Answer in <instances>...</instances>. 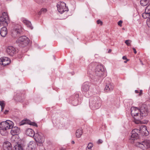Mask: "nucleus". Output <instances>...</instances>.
Wrapping results in <instances>:
<instances>
[{
  "instance_id": "nucleus-28",
  "label": "nucleus",
  "mask_w": 150,
  "mask_h": 150,
  "mask_svg": "<svg viewBox=\"0 0 150 150\" xmlns=\"http://www.w3.org/2000/svg\"><path fill=\"white\" fill-rule=\"evenodd\" d=\"M0 105L1 108V111L4 108L5 105L4 102V101H0Z\"/></svg>"
},
{
  "instance_id": "nucleus-39",
  "label": "nucleus",
  "mask_w": 150,
  "mask_h": 150,
  "mask_svg": "<svg viewBox=\"0 0 150 150\" xmlns=\"http://www.w3.org/2000/svg\"><path fill=\"white\" fill-rule=\"evenodd\" d=\"M142 90H140V91H139V96L141 95L142 94Z\"/></svg>"
},
{
  "instance_id": "nucleus-36",
  "label": "nucleus",
  "mask_w": 150,
  "mask_h": 150,
  "mask_svg": "<svg viewBox=\"0 0 150 150\" xmlns=\"http://www.w3.org/2000/svg\"><path fill=\"white\" fill-rule=\"evenodd\" d=\"M103 142V141L101 139H99L98 141V144H100L102 143Z\"/></svg>"
},
{
  "instance_id": "nucleus-34",
  "label": "nucleus",
  "mask_w": 150,
  "mask_h": 150,
  "mask_svg": "<svg viewBox=\"0 0 150 150\" xmlns=\"http://www.w3.org/2000/svg\"><path fill=\"white\" fill-rule=\"evenodd\" d=\"M122 21L120 20L118 22V25L121 27L122 26Z\"/></svg>"
},
{
  "instance_id": "nucleus-25",
  "label": "nucleus",
  "mask_w": 150,
  "mask_h": 150,
  "mask_svg": "<svg viewBox=\"0 0 150 150\" xmlns=\"http://www.w3.org/2000/svg\"><path fill=\"white\" fill-rule=\"evenodd\" d=\"M149 3H150V0H141L140 1V4L142 6H146Z\"/></svg>"
},
{
  "instance_id": "nucleus-13",
  "label": "nucleus",
  "mask_w": 150,
  "mask_h": 150,
  "mask_svg": "<svg viewBox=\"0 0 150 150\" xmlns=\"http://www.w3.org/2000/svg\"><path fill=\"white\" fill-rule=\"evenodd\" d=\"M131 114L134 118L136 116H139L140 110L138 108L134 107H132L131 108Z\"/></svg>"
},
{
  "instance_id": "nucleus-48",
  "label": "nucleus",
  "mask_w": 150,
  "mask_h": 150,
  "mask_svg": "<svg viewBox=\"0 0 150 150\" xmlns=\"http://www.w3.org/2000/svg\"><path fill=\"white\" fill-rule=\"evenodd\" d=\"M109 51H110L111 50H109Z\"/></svg>"
},
{
  "instance_id": "nucleus-16",
  "label": "nucleus",
  "mask_w": 150,
  "mask_h": 150,
  "mask_svg": "<svg viewBox=\"0 0 150 150\" xmlns=\"http://www.w3.org/2000/svg\"><path fill=\"white\" fill-rule=\"evenodd\" d=\"M114 88V86L112 83H108L106 85L104 91L107 92H111L113 90Z\"/></svg>"
},
{
  "instance_id": "nucleus-33",
  "label": "nucleus",
  "mask_w": 150,
  "mask_h": 150,
  "mask_svg": "<svg viewBox=\"0 0 150 150\" xmlns=\"http://www.w3.org/2000/svg\"><path fill=\"white\" fill-rule=\"evenodd\" d=\"M93 146V144L91 143H90L88 144V146L87 147V148H89L91 149V148Z\"/></svg>"
},
{
  "instance_id": "nucleus-30",
  "label": "nucleus",
  "mask_w": 150,
  "mask_h": 150,
  "mask_svg": "<svg viewBox=\"0 0 150 150\" xmlns=\"http://www.w3.org/2000/svg\"><path fill=\"white\" fill-rule=\"evenodd\" d=\"M38 4H41L44 2V0H34Z\"/></svg>"
},
{
  "instance_id": "nucleus-24",
  "label": "nucleus",
  "mask_w": 150,
  "mask_h": 150,
  "mask_svg": "<svg viewBox=\"0 0 150 150\" xmlns=\"http://www.w3.org/2000/svg\"><path fill=\"white\" fill-rule=\"evenodd\" d=\"M82 130L81 129H77L76 132V136L77 138H80L83 134Z\"/></svg>"
},
{
  "instance_id": "nucleus-40",
  "label": "nucleus",
  "mask_w": 150,
  "mask_h": 150,
  "mask_svg": "<svg viewBox=\"0 0 150 150\" xmlns=\"http://www.w3.org/2000/svg\"><path fill=\"white\" fill-rule=\"evenodd\" d=\"M8 110H5V111L4 112V113L5 114H6L8 113Z\"/></svg>"
},
{
  "instance_id": "nucleus-42",
  "label": "nucleus",
  "mask_w": 150,
  "mask_h": 150,
  "mask_svg": "<svg viewBox=\"0 0 150 150\" xmlns=\"http://www.w3.org/2000/svg\"><path fill=\"white\" fill-rule=\"evenodd\" d=\"M129 61V60L128 59H127V60H126V61H124V62L125 63H126L127 62Z\"/></svg>"
},
{
  "instance_id": "nucleus-17",
  "label": "nucleus",
  "mask_w": 150,
  "mask_h": 150,
  "mask_svg": "<svg viewBox=\"0 0 150 150\" xmlns=\"http://www.w3.org/2000/svg\"><path fill=\"white\" fill-rule=\"evenodd\" d=\"M3 148L4 150H11V144L8 141L5 142L3 143Z\"/></svg>"
},
{
  "instance_id": "nucleus-45",
  "label": "nucleus",
  "mask_w": 150,
  "mask_h": 150,
  "mask_svg": "<svg viewBox=\"0 0 150 150\" xmlns=\"http://www.w3.org/2000/svg\"><path fill=\"white\" fill-rule=\"evenodd\" d=\"M24 124V123H21L20 124V125H23Z\"/></svg>"
},
{
  "instance_id": "nucleus-2",
  "label": "nucleus",
  "mask_w": 150,
  "mask_h": 150,
  "mask_svg": "<svg viewBox=\"0 0 150 150\" xmlns=\"http://www.w3.org/2000/svg\"><path fill=\"white\" fill-rule=\"evenodd\" d=\"M14 124L12 121L7 120L1 122L0 123V133L2 136H6L8 134V130L11 129V134L13 135L17 134L20 132V129L17 127H13Z\"/></svg>"
},
{
  "instance_id": "nucleus-3",
  "label": "nucleus",
  "mask_w": 150,
  "mask_h": 150,
  "mask_svg": "<svg viewBox=\"0 0 150 150\" xmlns=\"http://www.w3.org/2000/svg\"><path fill=\"white\" fill-rule=\"evenodd\" d=\"M9 22V19L7 13L4 12L0 17V26L3 25L4 26L1 29L0 31V35L2 37H5L7 34V28L6 26L8 25Z\"/></svg>"
},
{
  "instance_id": "nucleus-6",
  "label": "nucleus",
  "mask_w": 150,
  "mask_h": 150,
  "mask_svg": "<svg viewBox=\"0 0 150 150\" xmlns=\"http://www.w3.org/2000/svg\"><path fill=\"white\" fill-rule=\"evenodd\" d=\"M29 39L25 36L20 37L16 40V42L20 46L24 47L27 45L29 42Z\"/></svg>"
},
{
  "instance_id": "nucleus-37",
  "label": "nucleus",
  "mask_w": 150,
  "mask_h": 150,
  "mask_svg": "<svg viewBox=\"0 0 150 150\" xmlns=\"http://www.w3.org/2000/svg\"><path fill=\"white\" fill-rule=\"evenodd\" d=\"M132 49L134 50V53L135 54H136L137 52V51H136V50L135 49V48H134L133 47V48H132Z\"/></svg>"
},
{
  "instance_id": "nucleus-31",
  "label": "nucleus",
  "mask_w": 150,
  "mask_h": 150,
  "mask_svg": "<svg viewBox=\"0 0 150 150\" xmlns=\"http://www.w3.org/2000/svg\"><path fill=\"white\" fill-rule=\"evenodd\" d=\"M131 41L129 40H127L125 41V43L128 46H130V45L131 43Z\"/></svg>"
},
{
  "instance_id": "nucleus-21",
  "label": "nucleus",
  "mask_w": 150,
  "mask_h": 150,
  "mask_svg": "<svg viewBox=\"0 0 150 150\" xmlns=\"http://www.w3.org/2000/svg\"><path fill=\"white\" fill-rule=\"evenodd\" d=\"M35 146V143L33 141H30L28 144L26 150H34Z\"/></svg>"
},
{
  "instance_id": "nucleus-19",
  "label": "nucleus",
  "mask_w": 150,
  "mask_h": 150,
  "mask_svg": "<svg viewBox=\"0 0 150 150\" xmlns=\"http://www.w3.org/2000/svg\"><path fill=\"white\" fill-rule=\"evenodd\" d=\"M148 113V110L146 108H143L140 110L139 117H145L147 115Z\"/></svg>"
},
{
  "instance_id": "nucleus-27",
  "label": "nucleus",
  "mask_w": 150,
  "mask_h": 150,
  "mask_svg": "<svg viewBox=\"0 0 150 150\" xmlns=\"http://www.w3.org/2000/svg\"><path fill=\"white\" fill-rule=\"evenodd\" d=\"M47 11V10L46 8H42L38 12V14L39 15H41L42 13H46Z\"/></svg>"
},
{
  "instance_id": "nucleus-18",
  "label": "nucleus",
  "mask_w": 150,
  "mask_h": 150,
  "mask_svg": "<svg viewBox=\"0 0 150 150\" xmlns=\"http://www.w3.org/2000/svg\"><path fill=\"white\" fill-rule=\"evenodd\" d=\"M149 7H146L145 9V12L142 14V16L144 18H146L150 17V11Z\"/></svg>"
},
{
  "instance_id": "nucleus-14",
  "label": "nucleus",
  "mask_w": 150,
  "mask_h": 150,
  "mask_svg": "<svg viewBox=\"0 0 150 150\" xmlns=\"http://www.w3.org/2000/svg\"><path fill=\"white\" fill-rule=\"evenodd\" d=\"M79 95L76 94L74 96H72L69 98V103H71L74 106H76L78 104V98Z\"/></svg>"
},
{
  "instance_id": "nucleus-7",
  "label": "nucleus",
  "mask_w": 150,
  "mask_h": 150,
  "mask_svg": "<svg viewBox=\"0 0 150 150\" xmlns=\"http://www.w3.org/2000/svg\"><path fill=\"white\" fill-rule=\"evenodd\" d=\"M136 145L144 150L150 148V141L146 140L141 142H137L136 143Z\"/></svg>"
},
{
  "instance_id": "nucleus-41",
  "label": "nucleus",
  "mask_w": 150,
  "mask_h": 150,
  "mask_svg": "<svg viewBox=\"0 0 150 150\" xmlns=\"http://www.w3.org/2000/svg\"><path fill=\"white\" fill-rule=\"evenodd\" d=\"M135 92L136 93H139V91L137 90H136L135 91Z\"/></svg>"
},
{
  "instance_id": "nucleus-29",
  "label": "nucleus",
  "mask_w": 150,
  "mask_h": 150,
  "mask_svg": "<svg viewBox=\"0 0 150 150\" xmlns=\"http://www.w3.org/2000/svg\"><path fill=\"white\" fill-rule=\"evenodd\" d=\"M28 123L30 125H32L34 126H36V127H38V125L35 122H31L30 121H29L28 122Z\"/></svg>"
},
{
  "instance_id": "nucleus-23",
  "label": "nucleus",
  "mask_w": 150,
  "mask_h": 150,
  "mask_svg": "<svg viewBox=\"0 0 150 150\" xmlns=\"http://www.w3.org/2000/svg\"><path fill=\"white\" fill-rule=\"evenodd\" d=\"M22 21L23 23L25 24L28 27L30 28L31 29H33V27L32 26L30 22L24 19H22Z\"/></svg>"
},
{
  "instance_id": "nucleus-20",
  "label": "nucleus",
  "mask_w": 150,
  "mask_h": 150,
  "mask_svg": "<svg viewBox=\"0 0 150 150\" xmlns=\"http://www.w3.org/2000/svg\"><path fill=\"white\" fill-rule=\"evenodd\" d=\"M89 83L88 82H84L82 86L81 90L83 92H87L89 90Z\"/></svg>"
},
{
  "instance_id": "nucleus-1",
  "label": "nucleus",
  "mask_w": 150,
  "mask_h": 150,
  "mask_svg": "<svg viewBox=\"0 0 150 150\" xmlns=\"http://www.w3.org/2000/svg\"><path fill=\"white\" fill-rule=\"evenodd\" d=\"M88 73L91 75L90 77L95 81L100 83L102 79L101 77L104 71L103 66L97 63L93 62L88 65Z\"/></svg>"
},
{
  "instance_id": "nucleus-8",
  "label": "nucleus",
  "mask_w": 150,
  "mask_h": 150,
  "mask_svg": "<svg viewBox=\"0 0 150 150\" xmlns=\"http://www.w3.org/2000/svg\"><path fill=\"white\" fill-rule=\"evenodd\" d=\"M57 6L59 12L61 14L64 11H68V8L66 7V4L64 2H59Z\"/></svg>"
},
{
  "instance_id": "nucleus-4",
  "label": "nucleus",
  "mask_w": 150,
  "mask_h": 150,
  "mask_svg": "<svg viewBox=\"0 0 150 150\" xmlns=\"http://www.w3.org/2000/svg\"><path fill=\"white\" fill-rule=\"evenodd\" d=\"M139 132L142 133H144V135L145 136H147L149 134L147 127L145 125H143L140 127L139 130L135 129L132 131L131 133V135L130 139L134 140L138 138L139 135L138 133Z\"/></svg>"
},
{
  "instance_id": "nucleus-44",
  "label": "nucleus",
  "mask_w": 150,
  "mask_h": 150,
  "mask_svg": "<svg viewBox=\"0 0 150 150\" xmlns=\"http://www.w3.org/2000/svg\"><path fill=\"white\" fill-rule=\"evenodd\" d=\"M71 143L72 144H74L75 143V142L74 141H71Z\"/></svg>"
},
{
  "instance_id": "nucleus-11",
  "label": "nucleus",
  "mask_w": 150,
  "mask_h": 150,
  "mask_svg": "<svg viewBox=\"0 0 150 150\" xmlns=\"http://www.w3.org/2000/svg\"><path fill=\"white\" fill-rule=\"evenodd\" d=\"M6 51L9 55L13 56L18 52V50L12 46H10L7 48Z\"/></svg>"
},
{
  "instance_id": "nucleus-10",
  "label": "nucleus",
  "mask_w": 150,
  "mask_h": 150,
  "mask_svg": "<svg viewBox=\"0 0 150 150\" xmlns=\"http://www.w3.org/2000/svg\"><path fill=\"white\" fill-rule=\"evenodd\" d=\"M33 137H34L35 140L37 143L42 144L44 142L43 135L41 132L36 133Z\"/></svg>"
},
{
  "instance_id": "nucleus-9",
  "label": "nucleus",
  "mask_w": 150,
  "mask_h": 150,
  "mask_svg": "<svg viewBox=\"0 0 150 150\" xmlns=\"http://www.w3.org/2000/svg\"><path fill=\"white\" fill-rule=\"evenodd\" d=\"M22 32L21 27L20 25H18L14 27L11 31L12 36L14 38H16L19 36L20 34Z\"/></svg>"
},
{
  "instance_id": "nucleus-38",
  "label": "nucleus",
  "mask_w": 150,
  "mask_h": 150,
  "mask_svg": "<svg viewBox=\"0 0 150 150\" xmlns=\"http://www.w3.org/2000/svg\"><path fill=\"white\" fill-rule=\"evenodd\" d=\"M122 59L124 60H127V59L125 56H123L122 57Z\"/></svg>"
},
{
  "instance_id": "nucleus-15",
  "label": "nucleus",
  "mask_w": 150,
  "mask_h": 150,
  "mask_svg": "<svg viewBox=\"0 0 150 150\" xmlns=\"http://www.w3.org/2000/svg\"><path fill=\"white\" fill-rule=\"evenodd\" d=\"M11 141L12 142H13V141H14L13 142L16 144L14 146L13 150H23V148H22L21 145L17 143L18 141L17 139L15 138L14 136L12 137Z\"/></svg>"
},
{
  "instance_id": "nucleus-32",
  "label": "nucleus",
  "mask_w": 150,
  "mask_h": 150,
  "mask_svg": "<svg viewBox=\"0 0 150 150\" xmlns=\"http://www.w3.org/2000/svg\"><path fill=\"white\" fill-rule=\"evenodd\" d=\"M146 23L148 26L150 28V17L147 19Z\"/></svg>"
},
{
  "instance_id": "nucleus-46",
  "label": "nucleus",
  "mask_w": 150,
  "mask_h": 150,
  "mask_svg": "<svg viewBox=\"0 0 150 150\" xmlns=\"http://www.w3.org/2000/svg\"><path fill=\"white\" fill-rule=\"evenodd\" d=\"M86 96L87 97H88L89 96H87L86 94Z\"/></svg>"
},
{
  "instance_id": "nucleus-22",
  "label": "nucleus",
  "mask_w": 150,
  "mask_h": 150,
  "mask_svg": "<svg viewBox=\"0 0 150 150\" xmlns=\"http://www.w3.org/2000/svg\"><path fill=\"white\" fill-rule=\"evenodd\" d=\"M26 134L29 136L33 137L35 134L33 130L30 128H28L27 129Z\"/></svg>"
},
{
  "instance_id": "nucleus-26",
  "label": "nucleus",
  "mask_w": 150,
  "mask_h": 150,
  "mask_svg": "<svg viewBox=\"0 0 150 150\" xmlns=\"http://www.w3.org/2000/svg\"><path fill=\"white\" fill-rule=\"evenodd\" d=\"M134 122L137 124H139L141 123L140 120L142 119V117H140L139 116H136V117H134Z\"/></svg>"
},
{
  "instance_id": "nucleus-5",
  "label": "nucleus",
  "mask_w": 150,
  "mask_h": 150,
  "mask_svg": "<svg viewBox=\"0 0 150 150\" xmlns=\"http://www.w3.org/2000/svg\"><path fill=\"white\" fill-rule=\"evenodd\" d=\"M101 105V100L99 97L94 96L90 99L89 106L92 110L97 109L99 108Z\"/></svg>"
},
{
  "instance_id": "nucleus-35",
  "label": "nucleus",
  "mask_w": 150,
  "mask_h": 150,
  "mask_svg": "<svg viewBox=\"0 0 150 150\" xmlns=\"http://www.w3.org/2000/svg\"><path fill=\"white\" fill-rule=\"evenodd\" d=\"M97 23L98 24H100L101 25L102 24V22L99 20L97 21Z\"/></svg>"
},
{
  "instance_id": "nucleus-47",
  "label": "nucleus",
  "mask_w": 150,
  "mask_h": 150,
  "mask_svg": "<svg viewBox=\"0 0 150 150\" xmlns=\"http://www.w3.org/2000/svg\"><path fill=\"white\" fill-rule=\"evenodd\" d=\"M109 51H110L111 50H109Z\"/></svg>"
},
{
  "instance_id": "nucleus-43",
  "label": "nucleus",
  "mask_w": 150,
  "mask_h": 150,
  "mask_svg": "<svg viewBox=\"0 0 150 150\" xmlns=\"http://www.w3.org/2000/svg\"><path fill=\"white\" fill-rule=\"evenodd\" d=\"M86 150H91V149L89 148H86Z\"/></svg>"
},
{
  "instance_id": "nucleus-12",
  "label": "nucleus",
  "mask_w": 150,
  "mask_h": 150,
  "mask_svg": "<svg viewBox=\"0 0 150 150\" xmlns=\"http://www.w3.org/2000/svg\"><path fill=\"white\" fill-rule=\"evenodd\" d=\"M11 62V59L7 57H3L0 59V65L3 67L8 65Z\"/></svg>"
}]
</instances>
